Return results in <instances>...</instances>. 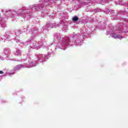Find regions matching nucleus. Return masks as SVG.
Wrapping results in <instances>:
<instances>
[{"instance_id": "obj_1", "label": "nucleus", "mask_w": 128, "mask_h": 128, "mask_svg": "<svg viewBox=\"0 0 128 128\" xmlns=\"http://www.w3.org/2000/svg\"><path fill=\"white\" fill-rule=\"evenodd\" d=\"M78 18L76 16H75L72 18L73 22H78Z\"/></svg>"}, {"instance_id": "obj_2", "label": "nucleus", "mask_w": 128, "mask_h": 128, "mask_svg": "<svg viewBox=\"0 0 128 128\" xmlns=\"http://www.w3.org/2000/svg\"><path fill=\"white\" fill-rule=\"evenodd\" d=\"M113 38H120V37L118 36V34H114V35H113Z\"/></svg>"}, {"instance_id": "obj_3", "label": "nucleus", "mask_w": 128, "mask_h": 128, "mask_svg": "<svg viewBox=\"0 0 128 128\" xmlns=\"http://www.w3.org/2000/svg\"><path fill=\"white\" fill-rule=\"evenodd\" d=\"M4 74V72L2 70H0V74Z\"/></svg>"}, {"instance_id": "obj_4", "label": "nucleus", "mask_w": 128, "mask_h": 128, "mask_svg": "<svg viewBox=\"0 0 128 128\" xmlns=\"http://www.w3.org/2000/svg\"><path fill=\"white\" fill-rule=\"evenodd\" d=\"M122 38V36H121Z\"/></svg>"}]
</instances>
